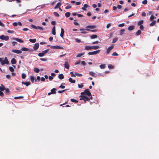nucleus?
Masks as SVG:
<instances>
[{
	"label": "nucleus",
	"mask_w": 159,
	"mask_h": 159,
	"mask_svg": "<svg viewBox=\"0 0 159 159\" xmlns=\"http://www.w3.org/2000/svg\"><path fill=\"white\" fill-rule=\"evenodd\" d=\"M118 40V39L117 38H114L112 40V43H115Z\"/></svg>",
	"instance_id": "c9c22d12"
},
{
	"label": "nucleus",
	"mask_w": 159,
	"mask_h": 159,
	"mask_svg": "<svg viewBox=\"0 0 159 159\" xmlns=\"http://www.w3.org/2000/svg\"><path fill=\"white\" fill-rule=\"evenodd\" d=\"M22 84L25 85L26 86H27L31 84V83L30 82H22Z\"/></svg>",
	"instance_id": "f3484780"
},
{
	"label": "nucleus",
	"mask_w": 159,
	"mask_h": 159,
	"mask_svg": "<svg viewBox=\"0 0 159 159\" xmlns=\"http://www.w3.org/2000/svg\"><path fill=\"white\" fill-rule=\"evenodd\" d=\"M134 26L133 25H131V26H129V27H128V30H133V29H134Z\"/></svg>",
	"instance_id": "393cba45"
},
{
	"label": "nucleus",
	"mask_w": 159,
	"mask_h": 159,
	"mask_svg": "<svg viewBox=\"0 0 159 159\" xmlns=\"http://www.w3.org/2000/svg\"><path fill=\"white\" fill-rule=\"evenodd\" d=\"M100 52V50H98L93 52H89L88 54L89 55H96L98 54Z\"/></svg>",
	"instance_id": "423d86ee"
},
{
	"label": "nucleus",
	"mask_w": 159,
	"mask_h": 159,
	"mask_svg": "<svg viewBox=\"0 0 159 159\" xmlns=\"http://www.w3.org/2000/svg\"><path fill=\"white\" fill-rule=\"evenodd\" d=\"M108 67L109 69H113V66L112 65H110L108 66Z\"/></svg>",
	"instance_id": "e2e57ef3"
},
{
	"label": "nucleus",
	"mask_w": 159,
	"mask_h": 159,
	"mask_svg": "<svg viewBox=\"0 0 159 159\" xmlns=\"http://www.w3.org/2000/svg\"><path fill=\"white\" fill-rule=\"evenodd\" d=\"M96 27L95 25H88L86 27V28H89L91 29H94Z\"/></svg>",
	"instance_id": "aec40b11"
},
{
	"label": "nucleus",
	"mask_w": 159,
	"mask_h": 159,
	"mask_svg": "<svg viewBox=\"0 0 159 159\" xmlns=\"http://www.w3.org/2000/svg\"><path fill=\"white\" fill-rule=\"evenodd\" d=\"M34 71L36 73H38L39 71V70L37 68H34Z\"/></svg>",
	"instance_id": "f704fd0d"
},
{
	"label": "nucleus",
	"mask_w": 159,
	"mask_h": 159,
	"mask_svg": "<svg viewBox=\"0 0 159 159\" xmlns=\"http://www.w3.org/2000/svg\"><path fill=\"white\" fill-rule=\"evenodd\" d=\"M64 66L65 67L68 69L69 68V65L67 62H65V63L64 64Z\"/></svg>",
	"instance_id": "a211bd4d"
},
{
	"label": "nucleus",
	"mask_w": 159,
	"mask_h": 159,
	"mask_svg": "<svg viewBox=\"0 0 159 159\" xmlns=\"http://www.w3.org/2000/svg\"><path fill=\"white\" fill-rule=\"evenodd\" d=\"M75 40L78 43H80L81 42V40L78 39H75Z\"/></svg>",
	"instance_id": "052dcab7"
},
{
	"label": "nucleus",
	"mask_w": 159,
	"mask_h": 159,
	"mask_svg": "<svg viewBox=\"0 0 159 159\" xmlns=\"http://www.w3.org/2000/svg\"><path fill=\"white\" fill-rule=\"evenodd\" d=\"M111 24L110 23H109L107 24V28L108 29L109 28V27L111 26Z\"/></svg>",
	"instance_id": "338daca9"
},
{
	"label": "nucleus",
	"mask_w": 159,
	"mask_h": 159,
	"mask_svg": "<svg viewBox=\"0 0 159 159\" xmlns=\"http://www.w3.org/2000/svg\"><path fill=\"white\" fill-rule=\"evenodd\" d=\"M156 23V21L155 20H153L152 23L150 24V25L151 26H154Z\"/></svg>",
	"instance_id": "bb28decb"
},
{
	"label": "nucleus",
	"mask_w": 159,
	"mask_h": 159,
	"mask_svg": "<svg viewBox=\"0 0 159 159\" xmlns=\"http://www.w3.org/2000/svg\"><path fill=\"white\" fill-rule=\"evenodd\" d=\"M56 89L55 88H53L51 90V92L49 93L48 94V95H50L51 94H55L56 93Z\"/></svg>",
	"instance_id": "9b49d317"
},
{
	"label": "nucleus",
	"mask_w": 159,
	"mask_h": 159,
	"mask_svg": "<svg viewBox=\"0 0 159 159\" xmlns=\"http://www.w3.org/2000/svg\"><path fill=\"white\" fill-rule=\"evenodd\" d=\"M21 50L23 51H28L30 50V49L28 48L23 47L21 48Z\"/></svg>",
	"instance_id": "c85d7f7f"
},
{
	"label": "nucleus",
	"mask_w": 159,
	"mask_h": 159,
	"mask_svg": "<svg viewBox=\"0 0 159 159\" xmlns=\"http://www.w3.org/2000/svg\"><path fill=\"white\" fill-rule=\"evenodd\" d=\"M81 64L83 66H85L86 65V63L84 61H82L81 62Z\"/></svg>",
	"instance_id": "6e6d98bb"
},
{
	"label": "nucleus",
	"mask_w": 159,
	"mask_h": 159,
	"mask_svg": "<svg viewBox=\"0 0 159 159\" xmlns=\"http://www.w3.org/2000/svg\"><path fill=\"white\" fill-rule=\"evenodd\" d=\"M125 31L124 29H122L120 31V34L122 35L123 34V33Z\"/></svg>",
	"instance_id": "79ce46f5"
},
{
	"label": "nucleus",
	"mask_w": 159,
	"mask_h": 159,
	"mask_svg": "<svg viewBox=\"0 0 159 159\" xmlns=\"http://www.w3.org/2000/svg\"><path fill=\"white\" fill-rule=\"evenodd\" d=\"M85 30H87V31H91V32H95L96 31V30H90L88 28H87Z\"/></svg>",
	"instance_id": "3c124183"
},
{
	"label": "nucleus",
	"mask_w": 159,
	"mask_h": 159,
	"mask_svg": "<svg viewBox=\"0 0 159 159\" xmlns=\"http://www.w3.org/2000/svg\"><path fill=\"white\" fill-rule=\"evenodd\" d=\"M154 19V16L153 15H152L150 17V20H153Z\"/></svg>",
	"instance_id": "864d4df0"
},
{
	"label": "nucleus",
	"mask_w": 159,
	"mask_h": 159,
	"mask_svg": "<svg viewBox=\"0 0 159 159\" xmlns=\"http://www.w3.org/2000/svg\"><path fill=\"white\" fill-rule=\"evenodd\" d=\"M11 62L12 64H16V59L15 58H13L11 59Z\"/></svg>",
	"instance_id": "5701e85b"
},
{
	"label": "nucleus",
	"mask_w": 159,
	"mask_h": 159,
	"mask_svg": "<svg viewBox=\"0 0 159 159\" xmlns=\"http://www.w3.org/2000/svg\"><path fill=\"white\" fill-rule=\"evenodd\" d=\"M51 24L52 25H56V22L55 21H52L51 22Z\"/></svg>",
	"instance_id": "69168bd1"
},
{
	"label": "nucleus",
	"mask_w": 159,
	"mask_h": 159,
	"mask_svg": "<svg viewBox=\"0 0 159 159\" xmlns=\"http://www.w3.org/2000/svg\"><path fill=\"white\" fill-rule=\"evenodd\" d=\"M88 6L87 4H85L84 5V7H82L81 9L84 11H86V8H87Z\"/></svg>",
	"instance_id": "412c9836"
},
{
	"label": "nucleus",
	"mask_w": 159,
	"mask_h": 159,
	"mask_svg": "<svg viewBox=\"0 0 159 159\" xmlns=\"http://www.w3.org/2000/svg\"><path fill=\"white\" fill-rule=\"evenodd\" d=\"M100 48L99 46H86L85 47V49L87 50H89L92 49L96 50Z\"/></svg>",
	"instance_id": "f257e3e1"
},
{
	"label": "nucleus",
	"mask_w": 159,
	"mask_h": 159,
	"mask_svg": "<svg viewBox=\"0 0 159 159\" xmlns=\"http://www.w3.org/2000/svg\"><path fill=\"white\" fill-rule=\"evenodd\" d=\"M52 34L54 35L56 34L55 27V26H54L52 28Z\"/></svg>",
	"instance_id": "c756f323"
},
{
	"label": "nucleus",
	"mask_w": 159,
	"mask_h": 159,
	"mask_svg": "<svg viewBox=\"0 0 159 159\" xmlns=\"http://www.w3.org/2000/svg\"><path fill=\"white\" fill-rule=\"evenodd\" d=\"M100 67L101 69H104L105 68V66L104 64H102L100 66Z\"/></svg>",
	"instance_id": "37998d69"
},
{
	"label": "nucleus",
	"mask_w": 159,
	"mask_h": 159,
	"mask_svg": "<svg viewBox=\"0 0 159 159\" xmlns=\"http://www.w3.org/2000/svg\"><path fill=\"white\" fill-rule=\"evenodd\" d=\"M143 23V20H141L139 21L138 25H142Z\"/></svg>",
	"instance_id": "72a5a7b5"
},
{
	"label": "nucleus",
	"mask_w": 159,
	"mask_h": 159,
	"mask_svg": "<svg viewBox=\"0 0 159 159\" xmlns=\"http://www.w3.org/2000/svg\"><path fill=\"white\" fill-rule=\"evenodd\" d=\"M70 101L72 102H75V103H77L78 102V101L77 100L75 99H70Z\"/></svg>",
	"instance_id": "ea45409f"
},
{
	"label": "nucleus",
	"mask_w": 159,
	"mask_h": 159,
	"mask_svg": "<svg viewBox=\"0 0 159 159\" xmlns=\"http://www.w3.org/2000/svg\"><path fill=\"white\" fill-rule=\"evenodd\" d=\"M141 31L140 30H139L135 34L136 35H139L141 34Z\"/></svg>",
	"instance_id": "58836bf2"
},
{
	"label": "nucleus",
	"mask_w": 159,
	"mask_h": 159,
	"mask_svg": "<svg viewBox=\"0 0 159 159\" xmlns=\"http://www.w3.org/2000/svg\"><path fill=\"white\" fill-rule=\"evenodd\" d=\"M76 76L79 77H81L82 76V75L80 73H76Z\"/></svg>",
	"instance_id": "5fc2aeb1"
},
{
	"label": "nucleus",
	"mask_w": 159,
	"mask_h": 159,
	"mask_svg": "<svg viewBox=\"0 0 159 159\" xmlns=\"http://www.w3.org/2000/svg\"><path fill=\"white\" fill-rule=\"evenodd\" d=\"M71 7H72L70 5H68L65 7V9H67L71 8Z\"/></svg>",
	"instance_id": "4d7b16f0"
},
{
	"label": "nucleus",
	"mask_w": 159,
	"mask_h": 159,
	"mask_svg": "<svg viewBox=\"0 0 159 159\" xmlns=\"http://www.w3.org/2000/svg\"><path fill=\"white\" fill-rule=\"evenodd\" d=\"M141 15L143 16H145L146 15V14L145 12H143L141 14Z\"/></svg>",
	"instance_id": "774afa93"
},
{
	"label": "nucleus",
	"mask_w": 159,
	"mask_h": 159,
	"mask_svg": "<svg viewBox=\"0 0 159 159\" xmlns=\"http://www.w3.org/2000/svg\"><path fill=\"white\" fill-rule=\"evenodd\" d=\"M112 56H117L118 55V54L116 52H114L112 54Z\"/></svg>",
	"instance_id": "13d9d810"
},
{
	"label": "nucleus",
	"mask_w": 159,
	"mask_h": 159,
	"mask_svg": "<svg viewBox=\"0 0 159 159\" xmlns=\"http://www.w3.org/2000/svg\"><path fill=\"white\" fill-rule=\"evenodd\" d=\"M69 80L70 82L72 83H75V80H73L71 78H69Z\"/></svg>",
	"instance_id": "b1692460"
},
{
	"label": "nucleus",
	"mask_w": 159,
	"mask_h": 159,
	"mask_svg": "<svg viewBox=\"0 0 159 159\" xmlns=\"http://www.w3.org/2000/svg\"><path fill=\"white\" fill-rule=\"evenodd\" d=\"M1 85L2 86H0V90L3 91L5 90V87L2 84Z\"/></svg>",
	"instance_id": "e433bc0d"
},
{
	"label": "nucleus",
	"mask_w": 159,
	"mask_h": 159,
	"mask_svg": "<svg viewBox=\"0 0 159 159\" xmlns=\"http://www.w3.org/2000/svg\"><path fill=\"white\" fill-rule=\"evenodd\" d=\"M12 52H13L17 54H20L22 53V51L21 50H19L12 49Z\"/></svg>",
	"instance_id": "ddd939ff"
},
{
	"label": "nucleus",
	"mask_w": 159,
	"mask_h": 159,
	"mask_svg": "<svg viewBox=\"0 0 159 159\" xmlns=\"http://www.w3.org/2000/svg\"><path fill=\"white\" fill-rule=\"evenodd\" d=\"M12 39L21 43H23L24 42L23 40L19 38H13Z\"/></svg>",
	"instance_id": "4468645a"
},
{
	"label": "nucleus",
	"mask_w": 159,
	"mask_h": 159,
	"mask_svg": "<svg viewBox=\"0 0 159 159\" xmlns=\"http://www.w3.org/2000/svg\"><path fill=\"white\" fill-rule=\"evenodd\" d=\"M0 39L2 40H4L5 41H7L9 39V37L8 36L2 35L0 36Z\"/></svg>",
	"instance_id": "6e6552de"
},
{
	"label": "nucleus",
	"mask_w": 159,
	"mask_h": 159,
	"mask_svg": "<svg viewBox=\"0 0 159 159\" xmlns=\"http://www.w3.org/2000/svg\"><path fill=\"white\" fill-rule=\"evenodd\" d=\"M39 44L38 43H35L34 46L33 48L34 49V50H36L39 47Z\"/></svg>",
	"instance_id": "f8f14e48"
},
{
	"label": "nucleus",
	"mask_w": 159,
	"mask_h": 159,
	"mask_svg": "<svg viewBox=\"0 0 159 159\" xmlns=\"http://www.w3.org/2000/svg\"><path fill=\"white\" fill-rule=\"evenodd\" d=\"M0 62H1V64L2 65L5 64H8L9 63L7 57H5L4 59L2 57H0Z\"/></svg>",
	"instance_id": "7ed1b4c3"
},
{
	"label": "nucleus",
	"mask_w": 159,
	"mask_h": 159,
	"mask_svg": "<svg viewBox=\"0 0 159 159\" xmlns=\"http://www.w3.org/2000/svg\"><path fill=\"white\" fill-rule=\"evenodd\" d=\"M29 41L30 42L32 43H35L36 41V39H29Z\"/></svg>",
	"instance_id": "cd10ccee"
},
{
	"label": "nucleus",
	"mask_w": 159,
	"mask_h": 159,
	"mask_svg": "<svg viewBox=\"0 0 159 159\" xmlns=\"http://www.w3.org/2000/svg\"><path fill=\"white\" fill-rule=\"evenodd\" d=\"M81 94L83 95H86L88 96L89 98L92 99V96L91 95L90 92H89L88 89H86L84 92L81 93Z\"/></svg>",
	"instance_id": "f03ea898"
},
{
	"label": "nucleus",
	"mask_w": 159,
	"mask_h": 159,
	"mask_svg": "<svg viewBox=\"0 0 159 159\" xmlns=\"http://www.w3.org/2000/svg\"><path fill=\"white\" fill-rule=\"evenodd\" d=\"M88 96H86V95L80 96L81 98H80V100H84L85 102L86 101H89L90 99H91Z\"/></svg>",
	"instance_id": "20e7f679"
},
{
	"label": "nucleus",
	"mask_w": 159,
	"mask_h": 159,
	"mask_svg": "<svg viewBox=\"0 0 159 159\" xmlns=\"http://www.w3.org/2000/svg\"><path fill=\"white\" fill-rule=\"evenodd\" d=\"M140 27H139V28L140 30H143V29H144V27H143V25H140Z\"/></svg>",
	"instance_id": "680f3d73"
},
{
	"label": "nucleus",
	"mask_w": 159,
	"mask_h": 159,
	"mask_svg": "<svg viewBox=\"0 0 159 159\" xmlns=\"http://www.w3.org/2000/svg\"><path fill=\"white\" fill-rule=\"evenodd\" d=\"M70 13L69 12H67L65 14V16L66 17H69L70 16Z\"/></svg>",
	"instance_id": "2f4dec72"
},
{
	"label": "nucleus",
	"mask_w": 159,
	"mask_h": 159,
	"mask_svg": "<svg viewBox=\"0 0 159 159\" xmlns=\"http://www.w3.org/2000/svg\"><path fill=\"white\" fill-rule=\"evenodd\" d=\"M54 15L55 16L57 17H58L59 16V14L57 12H54Z\"/></svg>",
	"instance_id": "8fccbe9b"
},
{
	"label": "nucleus",
	"mask_w": 159,
	"mask_h": 159,
	"mask_svg": "<svg viewBox=\"0 0 159 159\" xmlns=\"http://www.w3.org/2000/svg\"><path fill=\"white\" fill-rule=\"evenodd\" d=\"M99 43V41H96L95 42H93L92 43V44H97Z\"/></svg>",
	"instance_id": "603ef678"
},
{
	"label": "nucleus",
	"mask_w": 159,
	"mask_h": 159,
	"mask_svg": "<svg viewBox=\"0 0 159 159\" xmlns=\"http://www.w3.org/2000/svg\"><path fill=\"white\" fill-rule=\"evenodd\" d=\"M61 5V3L60 2H58L55 7H54V9H57L60 7Z\"/></svg>",
	"instance_id": "6ab92c4d"
},
{
	"label": "nucleus",
	"mask_w": 159,
	"mask_h": 159,
	"mask_svg": "<svg viewBox=\"0 0 159 159\" xmlns=\"http://www.w3.org/2000/svg\"><path fill=\"white\" fill-rule=\"evenodd\" d=\"M84 84L83 83H82L81 84H78V87L79 88H82L84 87Z\"/></svg>",
	"instance_id": "4c0bfd02"
},
{
	"label": "nucleus",
	"mask_w": 159,
	"mask_h": 159,
	"mask_svg": "<svg viewBox=\"0 0 159 159\" xmlns=\"http://www.w3.org/2000/svg\"><path fill=\"white\" fill-rule=\"evenodd\" d=\"M23 96H19V97H14L15 99H18L20 98H23Z\"/></svg>",
	"instance_id": "c03bdc74"
},
{
	"label": "nucleus",
	"mask_w": 159,
	"mask_h": 159,
	"mask_svg": "<svg viewBox=\"0 0 159 159\" xmlns=\"http://www.w3.org/2000/svg\"><path fill=\"white\" fill-rule=\"evenodd\" d=\"M49 49H46L45 50L43 51L42 52L39 53L38 54V56L40 57H42L45 54L47 53L49 51Z\"/></svg>",
	"instance_id": "39448f33"
},
{
	"label": "nucleus",
	"mask_w": 159,
	"mask_h": 159,
	"mask_svg": "<svg viewBox=\"0 0 159 159\" xmlns=\"http://www.w3.org/2000/svg\"><path fill=\"white\" fill-rule=\"evenodd\" d=\"M147 0H144L142 2V3L144 5H145L147 3Z\"/></svg>",
	"instance_id": "a18cd8bd"
},
{
	"label": "nucleus",
	"mask_w": 159,
	"mask_h": 159,
	"mask_svg": "<svg viewBox=\"0 0 159 159\" xmlns=\"http://www.w3.org/2000/svg\"><path fill=\"white\" fill-rule=\"evenodd\" d=\"M58 78L61 80H62L64 78V76L63 74H61L58 75Z\"/></svg>",
	"instance_id": "4be33fe9"
},
{
	"label": "nucleus",
	"mask_w": 159,
	"mask_h": 159,
	"mask_svg": "<svg viewBox=\"0 0 159 159\" xmlns=\"http://www.w3.org/2000/svg\"><path fill=\"white\" fill-rule=\"evenodd\" d=\"M90 37L91 39H94L97 38V35L96 34H94L90 36Z\"/></svg>",
	"instance_id": "a878e982"
},
{
	"label": "nucleus",
	"mask_w": 159,
	"mask_h": 159,
	"mask_svg": "<svg viewBox=\"0 0 159 159\" xmlns=\"http://www.w3.org/2000/svg\"><path fill=\"white\" fill-rule=\"evenodd\" d=\"M31 26L32 28H33L34 29H39L41 30H44L43 28L42 27H41V26H36L34 25H31Z\"/></svg>",
	"instance_id": "0eeeda50"
},
{
	"label": "nucleus",
	"mask_w": 159,
	"mask_h": 159,
	"mask_svg": "<svg viewBox=\"0 0 159 159\" xmlns=\"http://www.w3.org/2000/svg\"><path fill=\"white\" fill-rule=\"evenodd\" d=\"M66 90H60V91H58V93H61L63 92H64Z\"/></svg>",
	"instance_id": "0e129e2a"
},
{
	"label": "nucleus",
	"mask_w": 159,
	"mask_h": 159,
	"mask_svg": "<svg viewBox=\"0 0 159 159\" xmlns=\"http://www.w3.org/2000/svg\"><path fill=\"white\" fill-rule=\"evenodd\" d=\"M50 48H52L55 49H63V48L62 47H61L58 46H51L50 47Z\"/></svg>",
	"instance_id": "9d476101"
},
{
	"label": "nucleus",
	"mask_w": 159,
	"mask_h": 159,
	"mask_svg": "<svg viewBox=\"0 0 159 159\" xmlns=\"http://www.w3.org/2000/svg\"><path fill=\"white\" fill-rule=\"evenodd\" d=\"M84 54V53H79L76 56V57H81L83 56Z\"/></svg>",
	"instance_id": "7c9ffc66"
},
{
	"label": "nucleus",
	"mask_w": 159,
	"mask_h": 159,
	"mask_svg": "<svg viewBox=\"0 0 159 159\" xmlns=\"http://www.w3.org/2000/svg\"><path fill=\"white\" fill-rule=\"evenodd\" d=\"M5 93L7 94H9V90L8 89H5Z\"/></svg>",
	"instance_id": "473e14b6"
},
{
	"label": "nucleus",
	"mask_w": 159,
	"mask_h": 159,
	"mask_svg": "<svg viewBox=\"0 0 159 159\" xmlns=\"http://www.w3.org/2000/svg\"><path fill=\"white\" fill-rule=\"evenodd\" d=\"M34 80V78L33 76H31L30 77V80L32 82H33Z\"/></svg>",
	"instance_id": "bf43d9fd"
},
{
	"label": "nucleus",
	"mask_w": 159,
	"mask_h": 159,
	"mask_svg": "<svg viewBox=\"0 0 159 159\" xmlns=\"http://www.w3.org/2000/svg\"><path fill=\"white\" fill-rule=\"evenodd\" d=\"M61 33L60 34V36L62 38H63V37L64 34V30L62 28H61Z\"/></svg>",
	"instance_id": "dca6fc26"
},
{
	"label": "nucleus",
	"mask_w": 159,
	"mask_h": 159,
	"mask_svg": "<svg viewBox=\"0 0 159 159\" xmlns=\"http://www.w3.org/2000/svg\"><path fill=\"white\" fill-rule=\"evenodd\" d=\"M114 46L113 45H111L108 47L106 53L107 54H108L114 48Z\"/></svg>",
	"instance_id": "1a4fd4ad"
},
{
	"label": "nucleus",
	"mask_w": 159,
	"mask_h": 159,
	"mask_svg": "<svg viewBox=\"0 0 159 159\" xmlns=\"http://www.w3.org/2000/svg\"><path fill=\"white\" fill-rule=\"evenodd\" d=\"M9 69L12 72H13L14 70V68L11 66H10L9 67Z\"/></svg>",
	"instance_id": "a19ab883"
},
{
	"label": "nucleus",
	"mask_w": 159,
	"mask_h": 159,
	"mask_svg": "<svg viewBox=\"0 0 159 159\" xmlns=\"http://www.w3.org/2000/svg\"><path fill=\"white\" fill-rule=\"evenodd\" d=\"M7 32L8 33H11V34H13L14 33V32L13 30H7Z\"/></svg>",
	"instance_id": "de8ad7c7"
},
{
	"label": "nucleus",
	"mask_w": 159,
	"mask_h": 159,
	"mask_svg": "<svg viewBox=\"0 0 159 159\" xmlns=\"http://www.w3.org/2000/svg\"><path fill=\"white\" fill-rule=\"evenodd\" d=\"M21 76H22V78L23 79H24L25 78L26 76V75L24 73H22L21 74Z\"/></svg>",
	"instance_id": "49530a36"
},
{
	"label": "nucleus",
	"mask_w": 159,
	"mask_h": 159,
	"mask_svg": "<svg viewBox=\"0 0 159 159\" xmlns=\"http://www.w3.org/2000/svg\"><path fill=\"white\" fill-rule=\"evenodd\" d=\"M80 30H81V31H82L81 32V33H82V34H86L87 33V32L86 31H85L83 29H80Z\"/></svg>",
	"instance_id": "09e8293b"
},
{
	"label": "nucleus",
	"mask_w": 159,
	"mask_h": 159,
	"mask_svg": "<svg viewBox=\"0 0 159 159\" xmlns=\"http://www.w3.org/2000/svg\"><path fill=\"white\" fill-rule=\"evenodd\" d=\"M89 74L90 75L92 76L96 77L97 76V75L96 73L92 71L90 72Z\"/></svg>",
	"instance_id": "2eb2a0df"
}]
</instances>
